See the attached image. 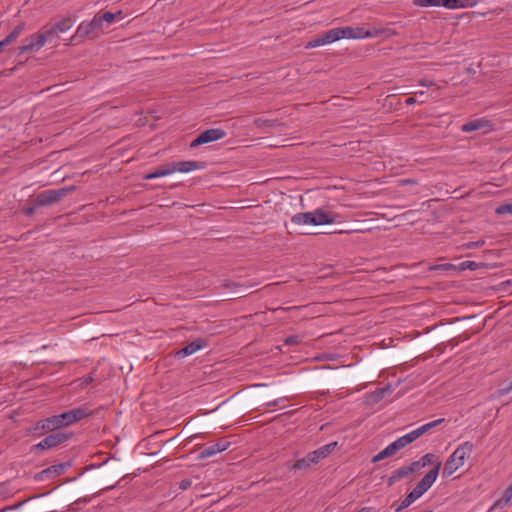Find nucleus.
I'll list each match as a JSON object with an SVG mask.
<instances>
[{
    "instance_id": "1",
    "label": "nucleus",
    "mask_w": 512,
    "mask_h": 512,
    "mask_svg": "<svg viewBox=\"0 0 512 512\" xmlns=\"http://www.w3.org/2000/svg\"><path fill=\"white\" fill-rule=\"evenodd\" d=\"M90 414L91 412L87 408L79 407L38 421L32 430H42L45 432L54 431L61 427L74 424L89 416Z\"/></svg>"
},
{
    "instance_id": "2",
    "label": "nucleus",
    "mask_w": 512,
    "mask_h": 512,
    "mask_svg": "<svg viewBox=\"0 0 512 512\" xmlns=\"http://www.w3.org/2000/svg\"><path fill=\"white\" fill-rule=\"evenodd\" d=\"M291 222L295 225H329L338 220V215L333 212H328L322 208H317L313 211L297 213L292 216Z\"/></svg>"
},
{
    "instance_id": "3",
    "label": "nucleus",
    "mask_w": 512,
    "mask_h": 512,
    "mask_svg": "<svg viewBox=\"0 0 512 512\" xmlns=\"http://www.w3.org/2000/svg\"><path fill=\"white\" fill-rule=\"evenodd\" d=\"M473 448V444L469 441L460 444L446 460L442 471V477L448 478L461 468L464 465L465 460L471 455Z\"/></svg>"
},
{
    "instance_id": "4",
    "label": "nucleus",
    "mask_w": 512,
    "mask_h": 512,
    "mask_svg": "<svg viewBox=\"0 0 512 512\" xmlns=\"http://www.w3.org/2000/svg\"><path fill=\"white\" fill-rule=\"evenodd\" d=\"M337 446V442H331L308 453L305 457L296 461L293 469L302 470L309 468L312 464H317L320 460L326 458Z\"/></svg>"
},
{
    "instance_id": "5",
    "label": "nucleus",
    "mask_w": 512,
    "mask_h": 512,
    "mask_svg": "<svg viewBox=\"0 0 512 512\" xmlns=\"http://www.w3.org/2000/svg\"><path fill=\"white\" fill-rule=\"evenodd\" d=\"M444 421L443 418L434 420L432 422L423 424L422 426L408 432L407 434L397 438L395 441H393V445L395 446L396 450L399 451L400 449L406 447L410 443L414 442L416 439H418L420 436H422L424 433L429 431L430 429L436 427L440 423Z\"/></svg>"
},
{
    "instance_id": "6",
    "label": "nucleus",
    "mask_w": 512,
    "mask_h": 512,
    "mask_svg": "<svg viewBox=\"0 0 512 512\" xmlns=\"http://www.w3.org/2000/svg\"><path fill=\"white\" fill-rule=\"evenodd\" d=\"M477 0H415L414 4L420 7H445L447 9L473 8Z\"/></svg>"
},
{
    "instance_id": "7",
    "label": "nucleus",
    "mask_w": 512,
    "mask_h": 512,
    "mask_svg": "<svg viewBox=\"0 0 512 512\" xmlns=\"http://www.w3.org/2000/svg\"><path fill=\"white\" fill-rule=\"evenodd\" d=\"M104 26L99 18V14H96L90 21H82L75 33L71 37V41H77L83 39L91 34H95L103 31Z\"/></svg>"
},
{
    "instance_id": "8",
    "label": "nucleus",
    "mask_w": 512,
    "mask_h": 512,
    "mask_svg": "<svg viewBox=\"0 0 512 512\" xmlns=\"http://www.w3.org/2000/svg\"><path fill=\"white\" fill-rule=\"evenodd\" d=\"M75 189L74 186L62 187L59 189H51L40 192L36 197V206H48L58 202L65 197L69 192Z\"/></svg>"
},
{
    "instance_id": "9",
    "label": "nucleus",
    "mask_w": 512,
    "mask_h": 512,
    "mask_svg": "<svg viewBox=\"0 0 512 512\" xmlns=\"http://www.w3.org/2000/svg\"><path fill=\"white\" fill-rule=\"evenodd\" d=\"M70 437L71 433L61 431L51 433L48 436H46L43 440H41L39 443L35 444L32 447V451L52 449L66 442Z\"/></svg>"
},
{
    "instance_id": "10",
    "label": "nucleus",
    "mask_w": 512,
    "mask_h": 512,
    "mask_svg": "<svg viewBox=\"0 0 512 512\" xmlns=\"http://www.w3.org/2000/svg\"><path fill=\"white\" fill-rule=\"evenodd\" d=\"M45 45L44 36L39 32L34 33L23 40V44L18 47V54L36 53Z\"/></svg>"
},
{
    "instance_id": "11",
    "label": "nucleus",
    "mask_w": 512,
    "mask_h": 512,
    "mask_svg": "<svg viewBox=\"0 0 512 512\" xmlns=\"http://www.w3.org/2000/svg\"><path fill=\"white\" fill-rule=\"evenodd\" d=\"M226 136V132L220 128H212L200 133L190 144V147H198L202 144L220 140Z\"/></svg>"
},
{
    "instance_id": "12",
    "label": "nucleus",
    "mask_w": 512,
    "mask_h": 512,
    "mask_svg": "<svg viewBox=\"0 0 512 512\" xmlns=\"http://www.w3.org/2000/svg\"><path fill=\"white\" fill-rule=\"evenodd\" d=\"M441 465V462H437L436 466L433 469H431L425 476H423V478L414 487V490L418 491V494L420 496H422L426 491H428V489H430V487L436 481Z\"/></svg>"
},
{
    "instance_id": "13",
    "label": "nucleus",
    "mask_w": 512,
    "mask_h": 512,
    "mask_svg": "<svg viewBox=\"0 0 512 512\" xmlns=\"http://www.w3.org/2000/svg\"><path fill=\"white\" fill-rule=\"evenodd\" d=\"M230 446V442L226 441V440H222V441H219L217 443H214L210 446H207L205 448H203L200 452H199V455L198 457L200 459H206V458H210L220 452H223L225 451L228 447Z\"/></svg>"
},
{
    "instance_id": "14",
    "label": "nucleus",
    "mask_w": 512,
    "mask_h": 512,
    "mask_svg": "<svg viewBox=\"0 0 512 512\" xmlns=\"http://www.w3.org/2000/svg\"><path fill=\"white\" fill-rule=\"evenodd\" d=\"M491 121L485 117L471 120L462 125L461 130L463 132H473L476 130H490Z\"/></svg>"
},
{
    "instance_id": "15",
    "label": "nucleus",
    "mask_w": 512,
    "mask_h": 512,
    "mask_svg": "<svg viewBox=\"0 0 512 512\" xmlns=\"http://www.w3.org/2000/svg\"><path fill=\"white\" fill-rule=\"evenodd\" d=\"M173 173H188L202 168V165L196 161H178L171 163Z\"/></svg>"
},
{
    "instance_id": "16",
    "label": "nucleus",
    "mask_w": 512,
    "mask_h": 512,
    "mask_svg": "<svg viewBox=\"0 0 512 512\" xmlns=\"http://www.w3.org/2000/svg\"><path fill=\"white\" fill-rule=\"evenodd\" d=\"M396 34H397L396 31H394L388 27L372 26V27L367 28V38H378V37L389 38V37L395 36Z\"/></svg>"
},
{
    "instance_id": "17",
    "label": "nucleus",
    "mask_w": 512,
    "mask_h": 512,
    "mask_svg": "<svg viewBox=\"0 0 512 512\" xmlns=\"http://www.w3.org/2000/svg\"><path fill=\"white\" fill-rule=\"evenodd\" d=\"M75 22H76V16L66 15V16L61 17L57 22H55L53 24V26L61 34V33L67 32L69 29H71V27L74 25Z\"/></svg>"
},
{
    "instance_id": "18",
    "label": "nucleus",
    "mask_w": 512,
    "mask_h": 512,
    "mask_svg": "<svg viewBox=\"0 0 512 512\" xmlns=\"http://www.w3.org/2000/svg\"><path fill=\"white\" fill-rule=\"evenodd\" d=\"M203 347H204L203 341L196 340V341H193V342L187 344L185 347H183L182 349L177 351L176 355L180 356V357L190 356V355L196 353L197 351H199Z\"/></svg>"
},
{
    "instance_id": "19",
    "label": "nucleus",
    "mask_w": 512,
    "mask_h": 512,
    "mask_svg": "<svg viewBox=\"0 0 512 512\" xmlns=\"http://www.w3.org/2000/svg\"><path fill=\"white\" fill-rule=\"evenodd\" d=\"M173 174V169L171 163L163 165L162 167L156 169L154 172L144 175L143 179L152 180L160 177H165Z\"/></svg>"
},
{
    "instance_id": "20",
    "label": "nucleus",
    "mask_w": 512,
    "mask_h": 512,
    "mask_svg": "<svg viewBox=\"0 0 512 512\" xmlns=\"http://www.w3.org/2000/svg\"><path fill=\"white\" fill-rule=\"evenodd\" d=\"M421 496L418 494V491L414 489L402 500L400 505L395 508V512H400L406 508H408L412 503H414Z\"/></svg>"
},
{
    "instance_id": "21",
    "label": "nucleus",
    "mask_w": 512,
    "mask_h": 512,
    "mask_svg": "<svg viewBox=\"0 0 512 512\" xmlns=\"http://www.w3.org/2000/svg\"><path fill=\"white\" fill-rule=\"evenodd\" d=\"M397 452L395 446L393 443H390L388 446H386L383 450H381L379 453H377L373 458L372 462L376 463L379 462L387 457H390L394 455Z\"/></svg>"
},
{
    "instance_id": "22",
    "label": "nucleus",
    "mask_w": 512,
    "mask_h": 512,
    "mask_svg": "<svg viewBox=\"0 0 512 512\" xmlns=\"http://www.w3.org/2000/svg\"><path fill=\"white\" fill-rule=\"evenodd\" d=\"M99 18L102 22V24L104 25L105 23L106 24H112L114 23L116 20H121L122 19V11H117L116 13H112V12H104L103 14H99Z\"/></svg>"
},
{
    "instance_id": "23",
    "label": "nucleus",
    "mask_w": 512,
    "mask_h": 512,
    "mask_svg": "<svg viewBox=\"0 0 512 512\" xmlns=\"http://www.w3.org/2000/svg\"><path fill=\"white\" fill-rule=\"evenodd\" d=\"M321 37L324 45L331 44L340 40L337 27L332 28L326 31L325 33L321 34Z\"/></svg>"
},
{
    "instance_id": "24",
    "label": "nucleus",
    "mask_w": 512,
    "mask_h": 512,
    "mask_svg": "<svg viewBox=\"0 0 512 512\" xmlns=\"http://www.w3.org/2000/svg\"><path fill=\"white\" fill-rule=\"evenodd\" d=\"M410 473L405 466H402L400 467L399 469L395 470L392 472V474L390 475L389 479H388V483L389 485H392L393 483H395L396 481L402 479V478H405L406 476H408Z\"/></svg>"
},
{
    "instance_id": "25",
    "label": "nucleus",
    "mask_w": 512,
    "mask_h": 512,
    "mask_svg": "<svg viewBox=\"0 0 512 512\" xmlns=\"http://www.w3.org/2000/svg\"><path fill=\"white\" fill-rule=\"evenodd\" d=\"M40 35L44 36L45 43L47 41L52 40L54 37H58L60 34L57 29L52 25H46L42 28V30L39 32Z\"/></svg>"
},
{
    "instance_id": "26",
    "label": "nucleus",
    "mask_w": 512,
    "mask_h": 512,
    "mask_svg": "<svg viewBox=\"0 0 512 512\" xmlns=\"http://www.w3.org/2000/svg\"><path fill=\"white\" fill-rule=\"evenodd\" d=\"M427 95L424 91H418V92H415V95L412 96V97H408L406 100H405V103L407 105H413V104H416V103H420V104H423V103H426L427 102Z\"/></svg>"
},
{
    "instance_id": "27",
    "label": "nucleus",
    "mask_w": 512,
    "mask_h": 512,
    "mask_svg": "<svg viewBox=\"0 0 512 512\" xmlns=\"http://www.w3.org/2000/svg\"><path fill=\"white\" fill-rule=\"evenodd\" d=\"M393 391L392 386L390 384L385 385L373 392L374 401L378 402L382 400L387 394H390Z\"/></svg>"
},
{
    "instance_id": "28",
    "label": "nucleus",
    "mask_w": 512,
    "mask_h": 512,
    "mask_svg": "<svg viewBox=\"0 0 512 512\" xmlns=\"http://www.w3.org/2000/svg\"><path fill=\"white\" fill-rule=\"evenodd\" d=\"M339 38L341 39H355V31L354 27L345 26V27H337Z\"/></svg>"
},
{
    "instance_id": "29",
    "label": "nucleus",
    "mask_w": 512,
    "mask_h": 512,
    "mask_svg": "<svg viewBox=\"0 0 512 512\" xmlns=\"http://www.w3.org/2000/svg\"><path fill=\"white\" fill-rule=\"evenodd\" d=\"M420 462L422 464V467H426V466L432 465V464H434V467H435L436 463L440 462V461L437 459V456L435 454L427 453L420 458Z\"/></svg>"
},
{
    "instance_id": "30",
    "label": "nucleus",
    "mask_w": 512,
    "mask_h": 512,
    "mask_svg": "<svg viewBox=\"0 0 512 512\" xmlns=\"http://www.w3.org/2000/svg\"><path fill=\"white\" fill-rule=\"evenodd\" d=\"M64 469H65L64 464L53 465V466H50V467L44 469L41 472V475H49L51 473L59 475L64 471Z\"/></svg>"
},
{
    "instance_id": "31",
    "label": "nucleus",
    "mask_w": 512,
    "mask_h": 512,
    "mask_svg": "<svg viewBox=\"0 0 512 512\" xmlns=\"http://www.w3.org/2000/svg\"><path fill=\"white\" fill-rule=\"evenodd\" d=\"M510 500H508L504 495L502 498L496 500L494 504L491 506L489 511L495 510V509H503L507 507L510 504Z\"/></svg>"
},
{
    "instance_id": "32",
    "label": "nucleus",
    "mask_w": 512,
    "mask_h": 512,
    "mask_svg": "<svg viewBox=\"0 0 512 512\" xmlns=\"http://www.w3.org/2000/svg\"><path fill=\"white\" fill-rule=\"evenodd\" d=\"M495 213L498 215L510 214L512 215V203H504L499 205L495 209Z\"/></svg>"
},
{
    "instance_id": "33",
    "label": "nucleus",
    "mask_w": 512,
    "mask_h": 512,
    "mask_svg": "<svg viewBox=\"0 0 512 512\" xmlns=\"http://www.w3.org/2000/svg\"><path fill=\"white\" fill-rule=\"evenodd\" d=\"M323 45L324 44L322 41V37H321V35H319L318 37L307 42V44L305 45V48L312 49V48H316V47L323 46Z\"/></svg>"
},
{
    "instance_id": "34",
    "label": "nucleus",
    "mask_w": 512,
    "mask_h": 512,
    "mask_svg": "<svg viewBox=\"0 0 512 512\" xmlns=\"http://www.w3.org/2000/svg\"><path fill=\"white\" fill-rule=\"evenodd\" d=\"M355 39H367V28L364 26L354 27Z\"/></svg>"
},
{
    "instance_id": "35",
    "label": "nucleus",
    "mask_w": 512,
    "mask_h": 512,
    "mask_svg": "<svg viewBox=\"0 0 512 512\" xmlns=\"http://www.w3.org/2000/svg\"><path fill=\"white\" fill-rule=\"evenodd\" d=\"M430 269L431 270H436V271H438V270L450 271V270H455L456 267L453 264L446 263V264H437V265L431 266Z\"/></svg>"
},
{
    "instance_id": "36",
    "label": "nucleus",
    "mask_w": 512,
    "mask_h": 512,
    "mask_svg": "<svg viewBox=\"0 0 512 512\" xmlns=\"http://www.w3.org/2000/svg\"><path fill=\"white\" fill-rule=\"evenodd\" d=\"M406 467H407V469H408V471H409V473H410V474H412V473H414V472H417V471H419L421 468H423V467H422V464H421V462H420V460H418V461H414V462H412V463H410V464L406 465Z\"/></svg>"
},
{
    "instance_id": "37",
    "label": "nucleus",
    "mask_w": 512,
    "mask_h": 512,
    "mask_svg": "<svg viewBox=\"0 0 512 512\" xmlns=\"http://www.w3.org/2000/svg\"><path fill=\"white\" fill-rule=\"evenodd\" d=\"M24 29H25V23H20L17 26H15L11 32L14 35H16L17 37H19L22 34V32L24 31Z\"/></svg>"
},
{
    "instance_id": "38",
    "label": "nucleus",
    "mask_w": 512,
    "mask_h": 512,
    "mask_svg": "<svg viewBox=\"0 0 512 512\" xmlns=\"http://www.w3.org/2000/svg\"><path fill=\"white\" fill-rule=\"evenodd\" d=\"M17 38L18 37L16 35L10 32L2 41L4 42V44L8 46L9 44L13 43Z\"/></svg>"
},
{
    "instance_id": "39",
    "label": "nucleus",
    "mask_w": 512,
    "mask_h": 512,
    "mask_svg": "<svg viewBox=\"0 0 512 512\" xmlns=\"http://www.w3.org/2000/svg\"><path fill=\"white\" fill-rule=\"evenodd\" d=\"M17 38L18 37L16 35L10 32L2 41L4 42V44L8 46L9 44L13 43Z\"/></svg>"
},
{
    "instance_id": "40",
    "label": "nucleus",
    "mask_w": 512,
    "mask_h": 512,
    "mask_svg": "<svg viewBox=\"0 0 512 512\" xmlns=\"http://www.w3.org/2000/svg\"><path fill=\"white\" fill-rule=\"evenodd\" d=\"M512 391V381L509 383V385L505 388H501L497 391L498 396H504Z\"/></svg>"
},
{
    "instance_id": "41",
    "label": "nucleus",
    "mask_w": 512,
    "mask_h": 512,
    "mask_svg": "<svg viewBox=\"0 0 512 512\" xmlns=\"http://www.w3.org/2000/svg\"><path fill=\"white\" fill-rule=\"evenodd\" d=\"M190 486H191V480H189V479H184L179 484V488L182 489V490H186Z\"/></svg>"
},
{
    "instance_id": "42",
    "label": "nucleus",
    "mask_w": 512,
    "mask_h": 512,
    "mask_svg": "<svg viewBox=\"0 0 512 512\" xmlns=\"http://www.w3.org/2000/svg\"><path fill=\"white\" fill-rule=\"evenodd\" d=\"M504 496L508 499V500H512V483L506 488L505 492H504Z\"/></svg>"
},
{
    "instance_id": "43",
    "label": "nucleus",
    "mask_w": 512,
    "mask_h": 512,
    "mask_svg": "<svg viewBox=\"0 0 512 512\" xmlns=\"http://www.w3.org/2000/svg\"><path fill=\"white\" fill-rule=\"evenodd\" d=\"M419 84H420L421 86H424V87H429V86L434 85V81H432V80H428V79H421V80L419 81Z\"/></svg>"
},
{
    "instance_id": "44",
    "label": "nucleus",
    "mask_w": 512,
    "mask_h": 512,
    "mask_svg": "<svg viewBox=\"0 0 512 512\" xmlns=\"http://www.w3.org/2000/svg\"><path fill=\"white\" fill-rule=\"evenodd\" d=\"M297 343V337L296 336H290L288 338H286L285 340V344L287 345H293V344H296Z\"/></svg>"
},
{
    "instance_id": "45",
    "label": "nucleus",
    "mask_w": 512,
    "mask_h": 512,
    "mask_svg": "<svg viewBox=\"0 0 512 512\" xmlns=\"http://www.w3.org/2000/svg\"><path fill=\"white\" fill-rule=\"evenodd\" d=\"M483 244H484V241H477V242L469 243V244H468V247H469V248L479 247V246H481V245H483Z\"/></svg>"
},
{
    "instance_id": "46",
    "label": "nucleus",
    "mask_w": 512,
    "mask_h": 512,
    "mask_svg": "<svg viewBox=\"0 0 512 512\" xmlns=\"http://www.w3.org/2000/svg\"><path fill=\"white\" fill-rule=\"evenodd\" d=\"M35 212V207H28L25 209L26 215H32Z\"/></svg>"
},
{
    "instance_id": "47",
    "label": "nucleus",
    "mask_w": 512,
    "mask_h": 512,
    "mask_svg": "<svg viewBox=\"0 0 512 512\" xmlns=\"http://www.w3.org/2000/svg\"><path fill=\"white\" fill-rule=\"evenodd\" d=\"M7 45L4 44V42L1 40L0 41V53L3 51L4 47H6Z\"/></svg>"
},
{
    "instance_id": "48",
    "label": "nucleus",
    "mask_w": 512,
    "mask_h": 512,
    "mask_svg": "<svg viewBox=\"0 0 512 512\" xmlns=\"http://www.w3.org/2000/svg\"><path fill=\"white\" fill-rule=\"evenodd\" d=\"M279 401H280V399H277V400H275V401H273V402L268 403V405H269V406L277 405V404L279 403Z\"/></svg>"
},
{
    "instance_id": "49",
    "label": "nucleus",
    "mask_w": 512,
    "mask_h": 512,
    "mask_svg": "<svg viewBox=\"0 0 512 512\" xmlns=\"http://www.w3.org/2000/svg\"><path fill=\"white\" fill-rule=\"evenodd\" d=\"M358 512H370V508L364 507L360 509Z\"/></svg>"
},
{
    "instance_id": "50",
    "label": "nucleus",
    "mask_w": 512,
    "mask_h": 512,
    "mask_svg": "<svg viewBox=\"0 0 512 512\" xmlns=\"http://www.w3.org/2000/svg\"><path fill=\"white\" fill-rule=\"evenodd\" d=\"M260 121H261L260 119H256L255 124L260 125Z\"/></svg>"
},
{
    "instance_id": "51",
    "label": "nucleus",
    "mask_w": 512,
    "mask_h": 512,
    "mask_svg": "<svg viewBox=\"0 0 512 512\" xmlns=\"http://www.w3.org/2000/svg\"><path fill=\"white\" fill-rule=\"evenodd\" d=\"M50 512H56V511H50Z\"/></svg>"
}]
</instances>
